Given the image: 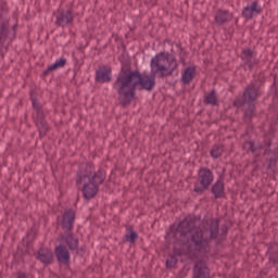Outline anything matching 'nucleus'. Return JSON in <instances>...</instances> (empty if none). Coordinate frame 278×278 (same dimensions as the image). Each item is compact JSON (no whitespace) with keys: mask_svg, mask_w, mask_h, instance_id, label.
Listing matches in <instances>:
<instances>
[{"mask_svg":"<svg viewBox=\"0 0 278 278\" xmlns=\"http://www.w3.org/2000/svg\"><path fill=\"white\" fill-rule=\"evenodd\" d=\"M228 233L229 227L227 225L220 227L218 218L206 222V226L202 229L197 228L195 216H186L177 226L169 227L168 236L174 239V242H186L188 253L207 255L212 251V242L214 240L217 244L225 242Z\"/></svg>","mask_w":278,"mask_h":278,"instance_id":"nucleus-1","label":"nucleus"},{"mask_svg":"<svg viewBox=\"0 0 278 278\" xmlns=\"http://www.w3.org/2000/svg\"><path fill=\"white\" fill-rule=\"evenodd\" d=\"M113 88L118 94L121 105L127 108L136 99L137 90L151 92L155 88V76H144L138 70L131 71L129 64L123 63Z\"/></svg>","mask_w":278,"mask_h":278,"instance_id":"nucleus-2","label":"nucleus"},{"mask_svg":"<svg viewBox=\"0 0 278 278\" xmlns=\"http://www.w3.org/2000/svg\"><path fill=\"white\" fill-rule=\"evenodd\" d=\"M8 12V3L0 1V62L5 58L13 38H16V27L18 24L10 26V17L3 15Z\"/></svg>","mask_w":278,"mask_h":278,"instance_id":"nucleus-3","label":"nucleus"},{"mask_svg":"<svg viewBox=\"0 0 278 278\" xmlns=\"http://www.w3.org/2000/svg\"><path fill=\"white\" fill-rule=\"evenodd\" d=\"M151 73L156 75L159 79H164L170 77L175 71H177V59L168 52H160L154 58H152L151 63Z\"/></svg>","mask_w":278,"mask_h":278,"instance_id":"nucleus-4","label":"nucleus"},{"mask_svg":"<svg viewBox=\"0 0 278 278\" xmlns=\"http://www.w3.org/2000/svg\"><path fill=\"white\" fill-rule=\"evenodd\" d=\"M262 86H264L263 78L254 79L244 88L242 98H237L233 101V106L243 108L247 103H255L262 97Z\"/></svg>","mask_w":278,"mask_h":278,"instance_id":"nucleus-5","label":"nucleus"},{"mask_svg":"<svg viewBox=\"0 0 278 278\" xmlns=\"http://www.w3.org/2000/svg\"><path fill=\"white\" fill-rule=\"evenodd\" d=\"M106 179V174L104 169H99L97 173L93 174L91 180L83 182L81 192L84 199L90 201V199H94L97 194H99V186H101Z\"/></svg>","mask_w":278,"mask_h":278,"instance_id":"nucleus-6","label":"nucleus"},{"mask_svg":"<svg viewBox=\"0 0 278 278\" xmlns=\"http://www.w3.org/2000/svg\"><path fill=\"white\" fill-rule=\"evenodd\" d=\"M214 184V173L210 167H200L198 170V180L193 185L195 194H203L205 190H210V186Z\"/></svg>","mask_w":278,"mask_h":278,"instance_id":"nucleus-7","label":"nucleus"},{"mask_svg":"<svg viewBox=\"0 0 278 278\" xmlns=\"http://www.w3.org/2000/svg\"><path fill=\"white\" fill-rule=\"evenodd\" d=\"M265 150L263 155H266L267 168L273 170L277 166L278 162V144L273 143V137H264Z\"/></svg>","mask_w":278,"mask_h":278,"instance_id":"nucleus-8","label":"nucleus"},{"mask_svg":"<svg viewBox=\"0 0 278 278\" xmlns=\"http://www.w3.org/2000/svg\"><path fill=\"white\" fill-rule=\"evenodd\" d=\"M31 103L37 116L36 127L39 131V138H45L49 131V124L47 123L45 111H42V104L36 98H31Z\"/></svg>","mask_w":278,"mask_h":278,"instance_id":"nucleus-9","label":"nucleus"},{"mask_svg":"<svg viewBox=\"0 0 278 278\" xmlns=\"http://www.w3.org/2000/svg\"><path fill=\"white\" fill-rule=\"evenodd\" d=\"M94 164L92 163H83L79 165L77 170L76 186H81L86 181H91L94 177Z\"/></svg>","mask_w":278,"mask_h":278,"instance_id":"nucleus-10","label":"nucleus"},{"mask_svg":"<svg viewBox=\"0 0 278 278\" xmlns=\"http://www.w3.org/2000/svg\"><path fill=\"white\" fill-rule=\"evenodd\" d=\"M76 213L73 208H67L64 211L61 217H58V223L61 225L64 233L73 231L75 227Z\"/></svg>","mask_w":278,"mask_h":278,"instance_id":"nucleus-11","label":"nucleus"},{"mask_svg":"<svg viewBox=\"0 0 278 278\" xmlns=\"http://www.w3.org/2000/svg\"><path fill=\"white\" fill-rule=\"evenodd\" d=\"M74 21L75 16L73 15V10L59 9L56 11L54 25H56V27H68V25H73Z\"/></svg>","mask_w":278,"mask_h":278,"instance_id":"nucleus-12","label":"nucleus"},{"mask_svg":"<svg viewBox=\"0 0 278 278\" xmlns=\"http://www.w3.org/2000/svg\"><path fill=\"white\" fill-rule=\"evenodd\" d=\"M96 81L98 84H110L112 81V67L103 65L96 71Z\"/></svg>","mask_w":278,"mask_h":278,"instance_id":"nucleus-13","label":"nucleus"},{"mask_svg":"<svg viewBox=\"0 0 278 278\" xmlns=\"http://www.w3.org/2000/svg\"><path fill=\"white\" fill-rule=\"evenodd\" d=\"M54 253L59 264H63L64 266H68L71 264V252H68V248H66V245H58Z\"/></svg>","mask_w":278,"mask_h":278,"instance_id":"nucleus-14","label":"nucleus"},{"mask_svg":"<svg viewBox=\"0 0 278 278\" xmlns=\"http://www.w3.org/2000/svg\"><path fill=\"white\" fill-rule=\"evenodd\" d=\"M241 14L247 21H251V18H253V14H262L260 1L254 0L251 4H248L245 8H243Z\"/></svg>","mask_w":278,"mask_h":278,"instance_id":"nucleus-15","label":"nucleus"},{"mask_svg":"<svg viewBox=\"0 0 278 278\" xmlns=\"http://www.w3.org/2000/svg\"><path fill=\"white\" fill-rule=\"evenodd\" d=\"M233 20V13L228 10H217L215 13V23L216 25H227L230 21Z\"/></svg>","mask_w":278,"mask_h":278,"instance_id":"nucleus-16","label":"nucleus"},{"mask_svg":"<svg viewBox=\"0 0 278 278\" xmlns=\"http://www.w3.org/2000/svg\"><path fill=\"white\" fill-rule=\"evenodd\" d=\"M61 240H64V242H66L70 251H79V239L75 238L73 231L64 232L63 235H61Z\"/></svg>","mask_w":278,"mask_h":278,"instance_id":"nucleus-17","label":"nucleus"},{"mask_svg":"<svg viewBox=\"0 0 278 278\" xmlns=\"http://www.w3.org/2000/svg\"><path fill=\"white\" fill-rule=\"evenodd\" d=\"M193 278H210V268L202 261L195 263L193 267Z\"/></svg>","mask_w":278,"mask_h":278,"instance_id":"nucleus-18","label":"nucleus"},{"mask_svg":"<svg viewBox=\"0 0 278 278\" xmlns=\"http://www.w3.org/2000/svg\"><path fill=\"white\" fill-rule=\"evenodd\" d=\"M211 193L213 194L214 199H225V182L217 179L211 187Z\"/></svg>","mask_w":278,"mask_h":278,"instance_id":"nucleus-19","label":"nucleus"},{"mask_svg":"<svg viewBox=\"0 0 278 278\" xmlns=\"http://www.w3.org/2000/svg\"><path fill=\"white\" fill-rule=\"evenodd\" d=\"M37 260L42 264H51L53 262V252L48 248H41L37 252Z\"/></svg>","mask_w":278,"mask_h":278,"instance_id":"nucleus-20","label":"nucleus"},{"mask_svg":"<svg viewBox=\"0 0 278 278\" xmlns=\"http://www.w3.org/2000/svg\"><path fill=\"white\" fill-rule=\"evenodd\" d=\"M242 62L244 66H248L249 71H253L255 66V60L253 59V50L247 48L242 50Z\"/></svg>","mask_w":278,"mask_h":278,"instance_id":"nucleus-21","label":"nucleus"},{"mask_svg":"<svg viewBox=\"0 0 278 278\" xmlns=\"http://www.w3.org/2000/svg\"><path fill=\"white\" fill-rule=\"evenodd\" d=\"M66 66V59L61 58L58 59L52 65L48 66L41 74V77H49L53 71H58V68H64Z\"/></svg>","mask_w":278,"mask_h":278,"instance_id":"nucleus-22","label":"nucleus"},{"mask_svg":"<svg viewBox=\"0 0 278 278\" xmlns=\"http://www.w3.org/2000/svg\"><path fill=\"white\" fill-rule=\"evenodd\" d=\"M255 110V103H248V106L243 109V121L248 125H251L253 123V117L257 114Z\"/></svg>","mask_w":278,"mask_h":278,"instance_id":"nucleus-23","label":"nucleus"},{"mask_svg":"<svg viewBox=\"0 0 278 278\" xmlns=\"http://www.w3.org/2000/svg\"><path fill=\"white\" fill-rule=\"evenodd\" d=\"M194 77H197V68L189 66L185 70V72L182 73V83L185 84V86L190 85V83L192 81V79H194Z\"/></svg>","mask_w":278,"mask_h":278,"instance_id":"nucleus-24","label":"nucleus"},{"mask_svg":"<svg viewBox=\"0 0 278 278\" xmlns=\"http://www.w3.org/2000/svg\"><path fill=\"white\" fill-rule=\"evenodd\" d=\"M205 105H212L213 108L218 105V96L216 94V90L213 89L210 93L204 97Z\"/></svg>","mask_w":278,"mask_h":278,"instance_id":"nucleus-25","label":"nucleus"},{"mask_svg":"<svg viewBox=\"0 0 278 278\" xmlns=\"http://www.w3.org/2000/svg\"><path fill=\"white\" fill-rule=\"evenodd\" d=\"M125 242L134 244L138 240V232L134 230V226L128 227V232L124 236Z\"/></svg>","mask_w":278,"mask_h":278,"instance_id":"nucleus-26","label":"nucleus"},{"mask_svg":"<svg viewBox=\"0 0 278 278\" xmlns=\"http://www.w3.org/2000/svg\"><path fill=\"white\" fill-rule=\"evenodd\" d=\"M223 151H224L223 146L220 144L213 146V148L210 151L211 157H213L214 160H218V157L223 155Z\"/></svg>","mask_w":278,"mask_h":278,"instance_id":"nucleus-27","label":"nucleus"},{"mask_svg":"<svg viewBox=\"0 0 278 278\" xmlns=\"http://www.w3.org/2000/svg\"><path fill=\"white\" fill-rule=\"evenodd\" d=\"M177 254H172L169 255V257L166 260V268L170 269V268H175V266H177Z\"/></svg>","mask_w":278,"mask_h":278,"instance_id":"nucleus-28","label":"nucleus"},{"mask_svg":"<svg viewBox=\"0 0 278 278\" xmlns=\"http://www.w3.org/2000/svg\"><path fill=\"white\" fill-rule=\"evenodd\" d=\"M248 147H249L251 153H255L257 151L255 141H253V140L248 141Z\"/></svg>","mask_w":278,"mask_h":278,"instance_id":"nucleus-29","label":"nucleus"},{"mask_svg":"<svg viewBox=\"0 0 278 278\" xmlns=\"http://www.w3.org/2000/svg\"><path fill=\"white\" fill-rule=\"evenodd\" d=\"M262 149H264V151H266V147L264 146V139H263L262 143H258L256 146V151H262Z\"/></svg>","mask_w":278,"mask_h":278,"instance_id":"nucleus-30","label":"nucleus"},{"mask_svg":"<svg viewBox=\"0 0 278 278\" xmlns=\"http://www.w3.org/2000/svg\"><path fill=\"white\" fill-rule=\"evenodd\" d=\"M188 270H190V269L184 267V268L180 270L181 277H186V275H188Z\"/></svg>","mask_w":278,"mask_h":278,"instance_id":"nucleus-31","label":"nucleus"},{"mask_svg":"<svg viewBox=\"0 0 278 278\" xmlns=\"http://www.w3.org/2000/svg\"><path fill=\"white\" fill-rule=\"evenodd\" d=\"M16 278H27V274L18 271Z\"/></svg>","mask_w":278,"mask_h":278,"instance_id":"nucleus-32","label":"nucleus"},{"mask_svg":"<svg viewBox=\"0 0 278 278\" xmlns=\"http://www.w3.org/2000/svg\"><path fill=\"white\" fill-rule=\"evenodd\" d=\"M177 49H179L180 53L184 51V48H181V43H176Z\"/></svg>","mask_w":278,"mask_h":278,"instance_id":"nucleus-33","label":"nucleus"}]
</instances>
